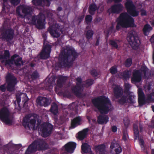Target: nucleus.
<instances>
[{"label": "nucleus", "mask_w": 154, "mask_h": 154, "mask_svg": "<svg viewBox=\"0 0 154 154\" xmlns=\"http://www.w3.org/2000/svg\"><path fill=\"white\" fill-rule=\"evenodd\" d=\"M131 86L128 83L125 84V88L128 91H129Z\"/></svg>", "instance_id": "56"}, {"label": "nucleus", "mask_w": 154, "mask_h": 154, "mask_svg": "<svg viewBox=\"0 0 154 154\" xmlns=\"http://www.w3.org/2000/svg\"><path fill=\"white\" fill-rule=\"evenodd\" d=\"M52 0H42L43 2L46 3V6H49L51 4V2Z\"/></svg>", "instance_id": "55"}, {"label": "nucleus", "mask_w": 154, "mask_h": 154, "mask_svg": "<svg viewBox=\"0 0 154 154\" xmlns=\"http://www.w3.org/2000/svg\"><path fill=\"white\" fill-rule=\"evenodd\" d=\"M90 72L91 75L94 77H96L97 75L98 74L97 70L95 69L91 70Z\"/></svg>", "instance_id": "51"}, {"label": "nucleus", "mask_w": 154, "mask_h": 154, "mask_svg": "<svg viewBox=\"0 0 154 154\" xmlns=\"http://www.w3.org/2000/svg\"><path fill=\"white\" fill-rule=\"evenodd\" d=\"M76 146V143L69 142L66 144L65 146V150L68 152L72 153Z\"/></svg>", "instance_id": "18"}, {"label": "nucleus", "mask_w": 154, "mask_h": 154, "mask_svg": "<svg viewBox=\"0 0 154 154\" xmlns=\"http://www.w3.org/2000/svg\"><path fill=\"white\" fill-rule=\"evenodd\" d=\"M146 99L147 100L150 101H152L154 100V99L153 98L151 94H148L147 96Z\"/></svg>", "instance_id": "54"}, {"label": "nucleus", "mask_w": 154, "mask_h": 154, "mask_svg": "<svg viewBox=\"0 0 154 154\" xmlns=\"http://www.w3.org/2000/svg\"><path fill=\"white\" fill-rule=\"evenodd\" d=\"M9 116L10 112L7 108L4 107L0 110V119L7 124L11 123Z\"/></svg>", "instance_id": "15"}, {"label": "nucleus", "mask_w": 154, "mask_h": 154, "mask_svg": "<svg viewBox=\"0 0 154 154\" xmlns=\"http://www.w3.org/2000/svg\"><path fill=\"white\" fill-rule=\"evenodd\" d=\"M67 79L66 76H60L57 80V86L59 88H61L63 85L66 82Z\"/></svg>", "instance_id": "26"}, {"label": "nucleus", "mask_w": 154, "mask_h": 154, "mask_svg": "<svg viewBox=\"0 0 154 154\" xmlns=\"http://www.w3.org/2000/svg\"><path fill=\"white\" fill-rule=\"evenodd\" d=\"M9 1L12 5L16 6L20 4L21 0H9Z\"/></svg>", "instance_id": "48"}, {"label": "nucleus", "mask_w": 154, "mask_h": 154, "mask_svg": "<svg viewBox=\"0 0 154 154\" xmlns=\"http://www.w3.org/2000/svg\"><path fill=\"white\" fill-rule=\"evenodd\" d=\"M98 7H99V9L97 10L100 11V12H102L104 10V6L100 4H99V6Z\"/></svg>", "instance_id": "60"}, {"label": "nucleus", "mask_w": 154, "mask_h": 154, "mask_svg": "<svg viewBox=\"0 0 154 154\" xmlns=\"http://www.w3.org/2000/svg\"><path fill=\"white\" fill-rule=\"evenodd\" d=\"M120 42V41L118 40H110L109 41V44L112 46L116 49L119 48V43Z\"/></svg>", "instance_id": "36"}, {"label": "nucleus", "mask_w": 154, "mask_h": 154, "mask_svg": "<svg viewBox=\"0 0 154 154\" xmlns=\"http://www.w3.org/2000/svg\"><path fill=\"white\" fill-rule=\"evenodd\" d=\"M0 89L2 92H5L6 91V87L4 85H2L0 86Z\"/></svg>", "instance_id": "59"}, {"label": "nucleus", "mask_w": 154, "mask_h": 154, "mask_svg": "<svg viewBox=\"0 0 154 154\" xmlns=\"http://www.w3.org/2000/svg\"><path fill=\"white\" fill-rule=\"evenodd\" d=\"M48 146L44 140L38 139L34 141L29 145L26 150L25 154H31L39 150L46 149Z\"/></svg>", "instance_id": "4"}, {"label": "nucleus", "mask_w": 154, "mask_h": 154, "mask_svg": "<svg viewBox=\"0 0 154 154\" xmlns=\"http://www.w3.org/2000/svg\"><path fill=\"white\" fill-rule=\"evenodd\" d=\"M128 96L127 94H124L120 97V98L118 100V103L121 105H124L128 103Z\"/></svg>", "instance_id": "33"}, {"label": "nucleus", "mask_w": 154, "mask_h": 154, "mask_svg": "<svg viewBox=\"0 0 154 154\" xmlns=\"http://www.w3.org/2000/svg\"><path fill=\"white\" fill-rule=\"evenodd\" d=\"M109 119L107 115H100L97 117V122L100 124H106L108 122Z\"/></svg>", "instance_id": "25"}, {"label": "nucleus", "mask_w": 154, "mask_h": 154, "mask_svg": "<svg viewBox=\"0 0 154 154\" xmlns=\"http://www.w3.org/2000/svg\"><path fill=\"white\" fill-rule=\"evenodd\" d=\"M113 92L116 99L119 98L123 94L122 89L119 86L115 87L113 89Z\"/></svg>", "instance_id": "24"}, {"label": "nucleus", "mask_w": 154, "mask_h": 154, "mask_svg": "<svg viewBox=\"0 0 154 154\" xmlns=\"http://www.w3.org/2000/svg\"><path fill=\"white\" fill-rule=\"evenodd\" d=\"M78 56L77 52L74 48L67 46L60 53L57 65L59 68L70 67Z\"/></svg>", "instance_id": "1"}, {"label": "nucleus", "mask_w": 154, "mask_h": 154, "mask_svg": "<svg viewBox=\"0 0 154 154\" xmlns=\"http://www.w3.org/2000/svg\"><path fill=\"white\" fill-rule=\"evenodd\" d=\"M109 70L110 73L112 75L115 74L116 73L118 72L117 67L114 66L111 67Z\"/></svg>", "instance_id": "47"}, {"label": "nucleus", "mask_w": 154, "mask_h": 154, "mask_svg": "<svg viewBox=\"0 0 154 154\" xmlns=\"http://www.w3.org/2000/svg\"><path fill=\"white\" fill-rule=\"evenodd\" d=\"M113 26H111L108 29L107 32L108 37L109 36V34L112 33L113 30Z\"/></svg>", "instance_id": "53"}, {"label": "nucleus", "mask_w": 154, "mask_h": 154, "mask_svg": "<svg viewBox=\"0 0 154 154\" xmlns=\"http://www.w3.org/2000/svg\"><path fill=\"white\" fill-rule=\"evenodd\" d=\"M138 102L139 105L142 106L144 105L146 102L145 94L141 89H139L138 90Z\"/></svg>", "instance_id": "20"}, {"label": "nucleus", "mask_w": 154, "mask_h": 154, "mask_svg": "<svg viewBox=\"0 0 154 154\" xmlns=\"http://www.w3.org/2000/svg\"><path fill=\"white\" fill-rule=\"evenodd\" d=\"M32 3L35 5H41L43 2L42 0H32Z\"/></svg>", "instance_id": "49"}, {"label": "nucleus", "mask_w": 154, "mask_h": 154, "mask_svg": "<svg viewBox=\"0 0 154 154\" xmlns=\"http://www.w3.org/2000/svg\"><path fill=\"white\" fill-rule=\"evenodd\" d=\"M6 6L5 4H3L2 5V12L3 14H5L6 13V11H5L6 9Z\"/></svg>", "instance_id": "58"}, {"label": "nucleus", "mask_w": 154, "mask_h": 154, "mask_svg": "<svg viewBox=\"0 0 154 154\" xmlns=\"http://www.w3.org/2000/svg\"><path fill=\"white\" fill-rule=\"evenodd\" d=\"M152 29V27L149 24H146L143 29V31L145 35H147V33L149 32Z\"/></svg>", "instance_id": "38"}, {"label": "nucleus", "mask_w": 154, "mask_h": 154, "mask_svg": "<svg viewBox=\"0 0 154 154\" xmlns=\"http://www.w3.org/2000/svg\"><path fill=\"white\" fill-rule=\"evenodd\" d=\"M45 20V16L41 13H39L37 16H33L31 19L32 23L35 26L39 29H42L44 27V22Z\"/></svg>", "instance_id": "9"}, {"label": "nucleus", "mask_w": 154, "mask_h": 154, "mask_svg": "<svg viewBox=\"0 0 154 154\" xmlns=\"http://www.w3.org/2000/svg\"><path fill=\"white\" fill-rule=\"evenodd\" d=\"M141 70L143 74V77L146 79H149V75L147 74V72L148 70V68L146 66H142L141 68Z\"/></svg>", "instance_id": "39"}, {"label": "nucleus", "mask_w": 154, "mask_h": 154, "mask_svg": "<svg viewBox=\"0 0 154 154\" xmlns=\"http://www.w3.org/2000/svg\"><path fill=\"white\" fill-rule=\"evenodd\" d=\"M18 57H19V55L17 54H14L11 57V60L14 61L15 65L17 66H20L21 65H23L24 63V62L22 60V58L21 57H20L17 59L15 60V58Z\"/></svg>", "instance_id": "22"}, {"label": "nucleus", "mask_w": 154, "mask_h": 154, "mask_svg": "<svg viewBox=\"0 0 154 154\" xmlns=\"http://www.w3.org/2000/svg\"><path fill=\"white\" fill-rule=\"evenodd\" d=\"M81 120L80 117L78 116L74 118L71 121V127L72 128H74L77 126L81 124L80 122Z\"/></svg>", "instance_id": "29"}, {"label": "nucleus", "mask_w": 154, "mask_h": 154, "mask_svg": "<svg viewBox=\"0 0 154 154\" xmlns=\"http://www.w3.org/2000/svg\"><path fill=\"white\" fill-rule=\"evenodd\" d=\"M128 96V103L130 104L134 103H135V100L134 98L135 96L131 93H129L127 94Z\"/></svg>", "instance_id": "35"}, {"label": "nucleus", "mask_w": 154, "mask_h": 154, "mask_svg": "<svg viewBox=\"0 0 154 154\" xmlns=\"http://www.w3.org/2000/svg\"><path fill=\"white\" fill-rule=\"evenodd\" d=\"M53 126L49 123L45 122L40 125L39 129L43 137H47L51 134Z\"/></svg>", "instance_id": "11"}, {"label": "nucleus", "mask_w": 154, "mask_h": 154, "mask_svg": "<svg viewBox=\"0 0 154 154\" xmlns=\"http://www.w3.org/2000/svg\"><path fill=\"white\" fill-rule=\"evenodd\" d=\"M125 6L127 12L133 17H137L139 15V12L136 10L135 5L132 0H126Z\"/></svg>", "instance_id": "10"}, {"label": "nucleus", "mask_w": 154, "mask_h": 154, "mask_svg": "<svg viewBox=\"0 0 154 154\" xmlns=\"http://www.w3.org/2000/svg\"><path fill=\"white\" fill-rule=\"evenodd\" d=\"M11 63V60L9 59L6 60H5V66H6L7 65H9Z\"/></svg>", "instance_id": "62"}, {"label": "nucleus", "mask_w": 154, "mask_h": 154, "mask_svg": "<svg viewBox=\"0 0 154 154\" xmlns=\"http://www.w3.org/2000/svg\"><path fill=\"white\" fill-rule=\"evenodd\" d=\"M116 26L117 30H119L121 28L133 27L134 24V19L126 12L120 14Z\"/></svg>", "instance_id": "3"}, {"label": "nucleus", "mask_w": 154, "mask_h": 154, "mask_svg": "<svg viewBox=\"0 0 154 154\" xmlns=\"http://www.w3.org/2000/svg\"><path fill=\"white\" fill-rule=\"evenodd\" d=\"M85 16L84 15H81L78 17V20L79 23H81L83 20Z\"/></svg>", "instance_id": "57"}, {"label": "nucleus", "mask_w": 154, "mask_h": 154, "mask_svg": "<svg viewBox=\"0 0 154 154\" xmlns=\"http://www.w3.org/2000/svg\"><path fill=\"white\" fill-rule=\"evenodd\" d=\"M93 34L94 32L92 30H88L86 33V38L89 40L92 38Z\"/></svg>", "instance_id": "43"}, {"label": "nucleus", "mask_w": 154, "mask_h": 154, "mask_svg": "<svg viewBox=\"0 0 154 154\" xmlns=\"http://www.w3.org/2000/svg\"><path fill=\"white\" fill-rule=\"evenodd\" d=\"M94 80L92 79H88L86 81V85L88 86L91 85L94 83Z\"/></svg>", "instance_id": "50"}, {"label": "nucleus", "mask_w": 154, "mask_h": 154, "mask_svg": "<svg viewBox=\"0 0 154 154\" xmlns=\"http://www.w3.org/2000/svg\"><path fill=\"white\" fill-rule=\"evenodd\" d=\"M55 79L53 78H50L48 80V85L46 87V88L49 90L50 91L52 89L53 86L52 84L54 83Z\"/></svg>", "instance_id": "37"}, {"label": "nucleus", "mask_w": 154, "mask_h": 154, "mask_svg": "<svg viewBox=\"0 0 154 154\" xmlns=\"http://www.w3.org/2000/svg\"><path fill=\"white\" fill-rule=\"evenodd\" d=\"M123 8V5L121 3L114 4L111 6L108 11L111 13L119 14L122 11Z\"/></svg>", "instance_id": "16"}, {"label": "nucleus", "mask_w": 154, "mask_h": 154, "mask_svg": "<svg viewBox=\"0 0 154 154\" xmlns=\"http://www.w3.org/2000/svg\"><path fill=\"white\" fill-rule=\"evenodd\" d=\"M89 131V129L86 128L78 133L77 138L80 140H82L85 138Z\"/></svg>", "instance_id": "23"}, {"label": "nucleus", "mask_w": 154, "mask_h": 154, "mask_svg": "<svg viewBox=\"0 0 154 154\" xmlns=\"http://www.w3.org/2000/svg\"><path fill=\"white\" fill-rule=\"evenodd\" d=\"M124 123L125 128H127L130 123V120L128 117H125L123 119Z\"/></svg>", "instance_id": "45"}, {"label": "nucleus", "mask_w": 154, "mask_h": 154, "mask_svg": "<svg viewBox=\"0 0 154 154\" xmlns=\"http://www.w3.org/2000/svg\"><path fill=\"white\" fill-rule=\"evenodd\" d=\"M139 125L140 129V132H142L143 131V125L141 123H139Z\"/></svg>", "instance_id": "64"}, {"label": "nucleus", "mask_w": 154, "mask_h": 154, "mask_svg": "<svg viewBox=\"0 0 154 154\" xmlns=\"http://www.w3.org/2000/svg\"><path fill=\"white\" fill-rule=\"evenodd\" d=\"M121 75L123 79L126 80L130 77L129 72L128 70H126L121 73Z\"/></svg>", "instance_id": "41"}, {"label": "nucleus", "mask_w": 154, "mask_h": 154, "mask_svg": "<svg viewBox=\"0 0 154 154\" xmlns=\"http://www.w3.org/2000/svg\"><path fill=\"white\" fill-rule=\"evenodd\" d=\"M50 112L53 115H57L58 112V106L55 102H53L51 104L50 109Z\"/></svg>", "instance_id": "31"}, {"label": "nucleus", "mask_w": 154, "mask_h": 154, "mask_svg": "<svg viewBox=\"0 0 154 154\" xmlns=\"http://www.w3.org/2000/svg\"><path fill=\"white\" fill-rule=\"evenodd\" d=\"M6 80L7 84L6 87L7 91L10 92L14 91L18 82L17 79L13 75L8 73L6 76Z\"/></svg>", "instance_id": "8"}, {"label": "nucleus", "mask_w": 154, "mask_h": 154, "mask_svg": "<svg viewBox=\"0 0 154 154\" xmlns=\"http://www.w3.org/2000/svg\"><path fill=\"white\" fill-rule=\"evenodd\" d=\"M100 7H97L95 3L91 4L89 6L88 8V12L92 15H93L95 14L96 10L99 9Z\"/></svg>", "instance_id": "27"}, {"label": "nucleus", "mask_w": 154, "mask_h": 154, "mask_svg": "<svg viewBox=\"0 0 154 154\" xmlns=\"http://www.w3.org/2000/svg\"><path fill=\"white\" fill-rule=\"evenodd\" d=\"M52 46L49 44H43L42 48L39 54V57L41 59L46 60L50 57Z\"/></svg>", "instance_id": "14"}, {"label": "nucleus", "mask_w": 154, "mask_h": 154, "mask_svg": "<svg viewBox=\"0 0 154 154\" xmlns=\"http://www.w3.org/2000/svg\"><path fill=\"white\" fill-rule=\"evenodd\" d=\"M82 88V86L81 85H79L77 84L73 87L72 90L76 96H79L81 94L80 92L81 91Z\"/></svg>", "instance_id": "30"}, {"label": "nucleus", "mask_w": 154, "mask_h": 154, "mask_svg": "<svg viewBox=\"0 0 154 154\" xmlns=\"http://www.w3.org/2000/svg\"><path fill=\"white\" fill-rule=\"evenodd\" d=\"M48 31L53 37L58 38L63 33V29L59 24H57L54 27L53 26H49Z\"/></svg>", "instance_id": "13"}, {"label": "nucleus", "mask_w": 154, "mask_h": 154, "mask_svg": "<svg viewBox=\"0 0 154 154\" xmlns=\"http://www.w3.org/2000/svg\"><path fill=\"white\" fill-rule=\"evenodd\" d=\"M81 149L84 153H85L89 152L91 151L90 146L86 143H82L81 146Z\"/></svg>", "instance_id": "32"}, {"label": "nucleus", "mask_w": 154, "mask_h": 154, "mask_svg": "<svg viewBox=\"0 0 154 154\" xmlns=\"http://www.w3.org/2000/svg\"><path fill=\"white\" fill-rule=\"evenodd\" d=\"M14 31L11 28L3 29L1 32V38L8 43H10L14 35Z\"/></svg>", "instance_id": "6"}, {"label": "nucleus", "mask_w": 154, "mask_h": 154, "mask_svg": "<svg viewBox=\"0 0 154 154\" xmlns=\"http://www.w3.org/2000/svg\"><path fill=\"white\" fill-rule=\"evenodd\" d=\"M110 148L111 149L115 148V154H119L122 151V149L121 146L119 143L116 142H112L111 143Z\"/></svg>", "instance_id": "21"}, {"label": "nucleus", "mask_w": 154, "mask_h": 154, "mask_svg": "<svg viewBox=\"0 0 154 154\" xmlns=\"http://www.w3.org/2000/svg\"><path fill=\"white\" fill-rule=\"evenodd\" d=\"M36 102L38 105L40 106L46 107L50 104L49 100L44 97H38L36 100Z\"/></svg>", "instance_id": "17"}, {"label": "nucleus", "mask_w": 154, "mask_h": 154, "mask_svg": "<svg viewBox=\"0 0 154 154\" xmlns=\"http://www.w3.org/2000/svg\"><path fill=\"white\" fill-rule=\"evenodd\" d=\"M132 63V59L131 58L127 59L125 62V66L127 67H130Z\"/></svg>", "instance_id": "44"}, {"label": "nucleus", "mask_w": 154, "mask_h": 154, "mask_svg": "<svg viewBox=\"0 0 154 154\" xmlns=\"http://www.w3.org/2000/svg\"><path fill=\"white\" fill-rule=\"evenodd\" d=\"M39 75L37 70L33 72L30 75L31 79L33 80H35L39 78Z\"/></svg>", "instance_id": "40"}, {"label": "nucleus", "mask_w": 154, "mask_h": 154, "mask_svg": "<svg viewBox=\"0 0 154 154\" xmlns=\"http://www.w3.org/2000/svg\"><path fill=\"white\" fill-rule=\"evenodd\" d=\"M133 129L134 135V139H137V138L139 137V131L138 128L137 123H134L133 125Z\"/></svg>", "instance_id": "34"}, {"label": "nucleus", "mask_w": 154, "mask_h": 154, "mask_svg": "<svg viewBox=\"0 0 154 154\" xmlns=\"http://www.w3.org/2000/svg\"><path fill=\"white\" fill-rule=\"evenodd\" d=\"M94 149L96 152H99L100 154H105V146L103 144H101L94 147Z\"/></svg>", "instance_id": "28"}, {"label": "nucleus", "mask_w": 154, "mask_h": 154, "mask_svg": "<svg viewBox=\"0 0 154 154\" xmlns=\"http://www.w3.org/2000/svg\"><path fill=\"white\" fill-rule=\"evenodd\" d=\"M141 74L140 71L138 70L134 71L131 79L132 83L139 82L141 81Z\"/></svg>", "instance_id": "19"}, {"label": "nucleus", "mask_w": 154, "mask_h": 154, "mask_svg": "<svg viewBox=\"0 0 154 154\" xmlns=\"http://www.w3.org/2000/svg\"><path fill=\"white\" fill-rule=\"evenodd\" d=\"M33 9L32 7L27 5L18 6L16 8L17 14L19 17L24 18L25 17L32 15Z\"/></svg>", "instance_id": "7"}, {"label": "nucleus", "mask_w": 154, "mask_h": 154, "mask_svg": "<svg viewBox=\"0 0 154 154\" xmlns=\"http://www.w3.org/2000/svg\"><path fill=\"white\" fill-rule=\"evenodd\" d=\"M111 129L112 131L114 133L116 132L117 131V127L115 125L112 126V127Z\"/></svg>", "instance_id": "61"}, {"label": "nucleus", "mask_w": 154, "mask_h": 154, "mask_svg": "<svg viewBox=\"0 0 154 154\" xmlns=\"http://www.w3.org/2000/svg\"><path fill=\"white\" fill-rule=\"evenodd\" d=\"M30 116L27 115L25 116L23 120V125L26 128L31 130H34L36 121L33 119H30Z\"/></svg>", "instance_id": "12"}, {"label": "nucleus", "mask_w": 154, "mask_h": 154, "mask_svg": "<svg viewBox=\"0 0 154 154\" xmlns=\"http://www.w3.org/2000/svg\"><path fill=\"white\" fill-rule=\"evenodd\" d=\"M92 17L90 15H87L85 18V21L87 24H88L90 23L92 20Z\"/></svg>", "instance_id": "46"}, {"label": "nucleus", "mask_w": 154, "mask_h": 154, "mask_svg": "<svg viewBox=\"0 0 154 154\" xmlns=\"http://www.w3.org/2000/svg\"><path fill=\"white\" fill-rule=\"evenodd\" d=\"M10 57V54L9 51L8 50H5L4 54L1 55L0 57L1 59H7L9 58Z\"/></svg>", "instance_id": "42"}, {"label": "nucleus", "mask_w": 154, "mask_h": 154, "mask_svg": "<svg viewBox=\"0 0 154 154\" xmlns=\"http://www.w3.org/2000/svg\"><path fill=\"white\" fill-rule=\"evenodd\" d=\"M16 99L17 104H19L21 101V98L19 96L16 95Z\"/></svg>", "instance_id": "63"}, {"label": "nucleus", "mask_w": 154, "mask_h": 154, "mask_svg": "<svg viewBox=\"0 0 154 154\" xmlns=\"http://www.w3.org/2000/svg\"><path fill=\"white\" fill-rule=\"evenodd\" d=\"M92 103L101 114H107L110 110L112 106L110 100L104 96L95 97L92 100Z\"/></svg>", "instance_id": "2"}, {"label": "nucleus", "mask_w": 154, "mask_h": 154, "mask_svg": "<svg viewBox=\"0 0 154 154\" xmlns=\"http://www.w3.org/2000/svg\"><path fill=\"white\" fill-rule=\"evenodd\" d=\"M76 81H77L76 85H77L78 84L79 85H81L82 81V79L80 77H78L76 79Z\"/></svg>", "instance_id": "52"}, {"label": "nucleus", "mask_w": 154, "mask_h": 154, "mask_svg": "<svg viewBox=\"0 0 154 154\" xmlns=\"http://www.w3.org/2000/svg\"><path fill=\"white\" fill-rule=\"evenodd\" d=\"M127 39L133 49H136L138 48L140 42L135 31H129L128 34Z\"/></svg>", "instance_id": "5"}]
</instances>
